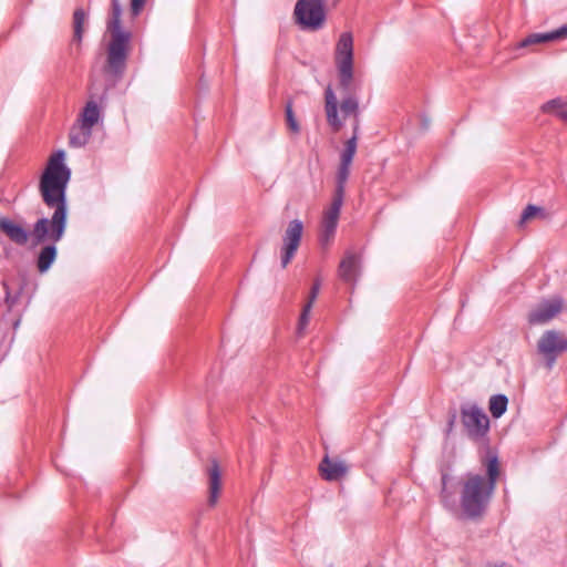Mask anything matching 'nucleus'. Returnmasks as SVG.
<instances>
[{"instance_id":"nucleus-1","label":"nucleus","mask_w":567,"mask_h":567,"mask_svg":"<svg viewBox=\"0 0 567 567\" xmlns=\"http://www.w3.org/2000/svg\"><path fill=\"white\" fill-rule=\"evenodd\" d=\"M64 151L53 153L40 177L39 190L42 200L49 208L54 209L51 218H39L32 228V240L35 245L51 243L41 248L37 258V268L41 274L47 272L55 261V244L62 239L66 229V187L71 179V169L64 164Z\"/></svg>"},{"instance_id":"nucleus-2","label":"nucleus","mask_w":567,"mask_h":567,"mask_svg":"<svg viewBox=\"0 0 567 567\" xmlns=\"http://www.w3.org/2000/svg\"><path fill=\"white\" fill-rule=\"evenodd\" d=\"M483 463L486 467V476L467 473L461 482L460 508L465 519H482L496 489L501 474L497 455L488 454Z\"/></svg>"},{"instance_id":"nucleus-3","label":"nucleus","mask_w":567,"mask_h":567,"mask_svg":"<svg viewBox=\"0 0 567 567\" xmlns=\"http://www.w3.org/2000/svg\"><path fill=\"white\" fill-rule=\"evenodd\" d=\"M121 16L120 0H111V14L106 23L111 40L107 44L103 72L114 84L125 73L131 41V33L122 29Z\"/></svg>"},{"instance_id":"nucleus-4","label":"nucleus","mask_w":567,"mask_h":567,"mask_svg":"<svg viewBox=\"0 0 567 567\" xmlns=\"http://www.w3.org/2000/svg\"><path fill=\"white\" fill-rule=\"evenodd\" d=\"M460 421L470 440L481 442L487 437L491 422L485 411L477 403H462L460 405Z\"/></svg>"},{"instance_id":"nucleus-5","label":"nucleus","mask_w":567,"mask_h":567,"mask_svg":"<svg viewBox=\"0 0 567 567\" xmlns=\"http://www.w3.org/2000/svg\"><path fill=\"white\" fill-rule=\"evenodd\" d=\"M326 18V0H298L295 6L293 19L301 30H320Z\"/></svg>"},{"instance_id":"nucleus-6","label":"nucleus","mask_w":567,"mask_h":567,"mask_svg":"<svg viewBox=\"0 0 567 567\" xmlns=\"http://www.w3.org/2000/svg\"><path fill=\"white\" fill-rule=\"evenodd\" d=\"M567 351V337L558 330H546L537 341V352L544 358L545 367L551 370L558 359Z\"/></svg>"},{"instance_id":"nucleus-7","label":"nucleus","mask_w":567,"mask_h":567,"mask_svg":"<svg viewBox=\"0 0 567 567\" xmlns=\"http://www.w3.org/2000/svg\"><path fill=\"white\" fill-rule=\"evenodd\" d=\"M303 225L299 219H293L288 224L282 236L281 246V267L286 268L293 259L302 238Z\"/></svg>"},{"instance_id":"nucleus-8","label":"nucleus","mask_w":567,"mask_h":567,"mask_svg":"<svg viewBox=\"0 0 567 567\" xmlns=\"http://www.w3.org/2000/svg\"><path fill=\"white\" fill-rule=\"evenodd\" d=\"M561 308L560 299L544 300L529 311L528 323L532 326L547 323L561 311Z\"/></svg>"},{"instance_id":"nucleus-9","label":"nucleus","mask_w":567,"mask_h":567,"mask_svg":"<svg viewBox=\"0 0 567 567\" xmlns=\"http://www.w3.org/2000/svg\"><path fill=\"white\" fill-rule=\"evenodd\" d=\"M342 204L343 199L333 197L330 207L324 210L320 235L322 243H328L334 236Z\"/></svg>"},{"instance_id":"nucleus-10","label":"nucleus","mask_w":567,"mask_h":567,"mask_svg":"<svg viewBox=\"0 0 567 567\" xmlns=\"http://www.w3.org/2000/svg\"><path fill=\"white\" fill-rule=\"evenodd\" d=\"M4 290V302L9 310H12L19 302L27 286L25 277H9L1 282Z\"/></svg>"},{"instance_id":"nucleus-11","label":"nucleus","mask_w":567,"mask_h":567,"mask_svg":"<svg viewBox=\"0 0 567 567\" xmlns=\"http://www.w3.org/2000/svg\"><path fill=\"white\" fill-rule=\"evenodd\" d=\"M0 230L19 246H24L30 237L32 238V231H28L23 226L16 224L8 217H0Z\"/></svg>"},{"instance_id":"nucleus-12","label":"nucleus","mask_w":567,"mask_h":567,"mask_svg":"<svg viewBox=\"0 0 567 567\" xmlns=\"http://www.w3.org/2000/svg\"><path fill=\"white\" fill-rule=\"evenodd\" d=\"M359 267L360 256L357 252L349 250L340 261L338 268L339 277L348 284H354L359 275Z\"/></svg>"},{"instance_id":"nucleus-13","label":"nucleus","mask_w":567,"mask_h":567,"mask_svg":"<svg viewBox=\"0 0 567 567\" xmlns=\"http://www.w3.org/2000/svg\"><path fill=\"white\" fill-rule=\"evenodd\" d=\"M324 111L327 116V122L331 130L337 133L339 132L342 126L343 122L339 117L338 113V100L336 97V94L332 90V87L329 85L324 90Z\"/></svg>"},{"instance_id":"nucleus-14","label":"nucleus","mask_w":567,"mask_h":567,"mask_svg":"<svg viewBox=\"0 0 567 567\" xmlns=\"http://www.w3.org/2000/svg\"><path fill=\"white\" fill-rule=\"evenodd\" d=\"M336 65H353V38L349 32H343L337 43L334 54Z\"/></svg>"},{"instance_id":"nucleus-15","label":"nucleus","mask_w":567,"mask_h":567,"mask_svg":"<svg viewBox=\"0 0 567 567\" xmlns=\"http://www.w3.org/2000/svg\"><path fill=\"white\" fill-rule=\"evenodd\" d=\"M208 474V504L215 506L217 504L221 491V471L219 463L216 458L210 460V465L207 470Z\"/></svg>"},{"instance_id":"nucleus-16","label":"nucleus","mask_w":567,"mask_h":567,"mask_svg":"<svg viewBox=\"0 0 567 567\" xmlns=\"http://www.w3.org/2000/svg\"><path fill=\"white\" fill-rule=\"evenodd\" d=\"M566 38H567V23L556 30L550 31V32L532 33V34L527 35L525 39H523L517 44V48L518 49L527 48L530 45L556 41V40H563Z\"/></svg>"},{"instance_id":"nucleus-17","label":"nucleus","mask_w":567,"mask_h":567,"mask_svg":"<svg viewBox=\"0 0 567 567\" xmlns=\"http://www.w3.org/2000/svg\"><path fill=\"white\" fill-rule=\"evenodd\" d=\"M319 470L326 481L332 482L342 478L348 472V466L343 462L332 461L326 455L319 465Z\"/></svg>"},{"instance_id":"nucleus-18","label":"nucleus","mask_w":567,"mask_h":567,"mask_svg":"<svg viewBox=\"0 0 567 567\" xmlns=\"http://www.w3.org/2000/svg\"><path fill=\"white\" fill-rule=\"evenodd\" d=\"M350 167H351V164L340 162V165H339V168L337 172V185H336L333 197L341 198V199L344 198V189H346L347 181L350 175Z\"/></svg>"},{"instance_id":"nucleus-19","label":"nucleus","mask_w":567,"mask_h":567,"mask_svg":"<svg viewBox=\"0 0 567 567\" xmlns=\"http://www.w3.org/2000/svg\"><path fill=\"white\" fill-rule=\"evenodd\" d=\"M100 117V110L95 102L90 101L86 103L83 112H82V124L84 128L92 130V127L97 123Z\"/></svg>"},{"instance_id":"nucleus-20","label":"nucleus","mask_w":567,"mask_h":567,"mask_svg":"<svg viewBox=\"0 0 567 567\" xmlns=\"http://www.w3.org/2000/svg\"><path fill=\"white\" fill-rule=\"evenodd\" d=\"M508 398L505 394H494L489 398L488 409L494 419H499L507 410Z\"/></svg>"},{"instance_id":"nucleus-21","label":"nucleus","mask_w":567,"mask_h":567,"mask_svg":"<svg viewBox=\"0 0 567 567\" xmlns=\"http://www.w3.org/2000/svg\"><path fill=\"white\" fill-rule=\"evenodd\" d=\"M86 13L82 8H78L73 12V41L81 44L84 33V23Z\"/></svg>"},{"instance_id":"nucleus-22","label":"nucleus","mask_w":567,"mask_h":567,"mask_svg":"<svg viewBox=\"0 0 567 567\" xmlns=\"http://www.w3.org/2000/svg\"><path fill=\"white\" fill-rule=\"evenodd\" d=\"M337 69L340 89L349 95L353 82V65L344 64L337 66Z\"/></svg>"},{"instance_id":"nucleus-23","label":"nucleus","mask_w":567,"mask_h":567,"mask_svg":"<svg viewBox=\"0 0 567 567\" xmlns=\"http://www.w3.org/2000/svg\"><path fill=\"white\" fill-rule=\"evenodd\" d=\"M340 110L344 117L350 115L358 117L360 115L358 99L352 94L344 96L340 103Z\"/></svg>"},{"instance_id":"nucleus-24","label":"nucleus","mask_w":567,"mask_h":567,"mask_svg":"<svg viewBox=\"0 0 567 567\" xmlns=\"http://www.w3.org/2000/svg\"><path fill=\"white\" fill-rule=\"evenodd\" d=\"M543 110L545 112H553V113H555V115L558 118L567 122V100L566 101H563L560 99L551 100L543 106Z\"/></svg>"},{"instance_id":"nucleus-25","label":"nucleus","mask_w":567,"mask_h":567,"mask_svg":"<svg viewBox=\"0 0 567 567\" xmlns=\"http://www.w3.org/2000/svg\"><path fill=\"white\" fill-rule=\"evenodd\" d=\"M91 136V130L84 128L81 126L80 128H72L70 132V145L74 147L84 146Z\"/></svg>"},{"instance_id":"nucleus-26","label":"nucleus","mask_w":567,"mask_h":567,"mask_svg":"<svg viewBox=\"0 0 567 567\" xmlns=\"http://www.w3.org/2000/svg\"><path fill=\"white\" fill-rule=\"evenodd\" d=\"M358 140L357 136H351L346 143L344 148L340 156V162L352 164L353 157L357 152Z\"/></svg>"},{"instance_id":"nucleus-27","label":"nucleus","mask_w":567,"mask_h":567,"mask_svg":"<svg viewBox=\"0 0 567 567\" xmlns=\"http://www.w3.org/2000/svg\"><path fill=\"white\" fill-rule=\"evenodd\" d=\"M292 106H293L292 100L288 99L286 102V105H285V115H286V121H287V125H288L289 130L292 133L298 134L300 132V125L295 116Z\"/></svg>"},{"instance_id":"nucleus-28","label":"nucleus","mask_w":567,"mask_h":567,"mask_svg":"<svg viewBox=\"0 0 567 567\" xmlns=\"http://www.w3.org/2000/svg\"><path fill=\"white\" fill-rule=\"evenodd\" d=\"M450 480L449 474L444 473L442 474L441 482H442V488H441V501L445 507H449L450 503L452 502V493L447 491V481Z\"/></svg>"},{"instance_id":"nucleus-29","label":"nucleus","mask_w":567,"mask_h":567,"mask_svg":"<svg viewBox=\"0 0 567 567\" xmlns=\"http://www.w3.org/2000/svg\"><path fill=\"white\" fill-rule=\"evenodd\" d=\"M310 311H311L310 305H305L302 308L301 315L299 317L298 327H297V332L299 336H302L305 329L307 328V326L309 323Z\"/></svg>"},{"instance_id":"nucleus-30","label":"nucleus","mask_w":567,"mask_h":567,"mask_svg":"<svg viewBox=\"0 0 567 567\" xmlns=\"http://www.w3.org/2000/svg\"><path fill=\"white\" fill-rule=\"evenodd\" d=\"M538 212H542L540 207H537L535 205H527L522 214L520 223L528 220L530 217L535 216Z\"/></svg>"},{"instance_id":"nucleus-31","label":"nucleus","mask_w":567,"mask_h":567,"mask_svg":"<svg viewBox=\"0 0 567 567\" xmlns=\"http://www.w3.org/2000/svg\"><path fill=\"white\" fill-rule=\"evenodd\" d=\"M320 286H321V282L319 279H316L311 286L310 293H309V300L306 303V305H310V308H312V305L318 297Z\"/></svg>"},{"instance_id":"nucleus-32","label":"nucleus","mask_w":567,"mask_h":567,"mask_svg":"<svg viewBox=\"0 0 567 567\" xmlns=\"http://www.w3.org/2000/svg\"><path fill=\"white\" fill-rule=\"evenodd\" d=\"M146 0H131V11L133 16H138L145 6Z\"/></svg>"},{"instance_id":"nucleus-33","label":"nucleus","mask_w":567,"mask_h":567,"mask_svg":"<svg viewBox=\"0 0 567 567\" xmlns=\"http://www.w3.org/2000/svg\"><path fill=\"white\" fill-rule=\"evenodd\" d=\"M456 417H457L456 410H451L449 412V421H447V429H446L447 434H450L453 431L455 422H456Z\"/></svg>"},{"instance_id":"nucleus-34","label":"nucleus","mask_w":567,"mask_h":567,"mask_svg":"<svg viewBox=\"0 0 567 567\" xmlns=\"http://www.w3.org/2000/svg\"><path fill=\"white\" fill-rule=\"evenodd\" d=\"M352 131H353L352 136H357V140H358L359 138V131H360V115L358 117H353Z\"/></svg>"}]
</instances>
